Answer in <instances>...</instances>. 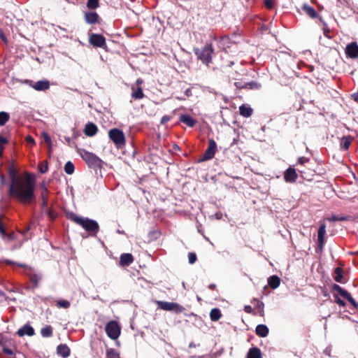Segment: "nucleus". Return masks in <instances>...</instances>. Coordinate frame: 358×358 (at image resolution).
<instances>
[{"mask_svg": "<svg viewBox=\"0 0 358 358\" xmlns=\"http://www.w3.org/2000/svg\"><path fill=\"white\" fill-rule=\"evenodd\" d=\"M8 174L11 180L9 187L10 195L23 203H30L35 198L34 182L30 178H18L13 168L9 169Z\"/></svg>", "mask_w": 358, "mask_h": 358, "instance_id": "1", "label": "nucleus"}, {"mask_svg": "<svg viewBox=\"0 0 358 358\" xmlns=\"http://www.w3.org/2000/svg\"><path fill=\"white\" fill-rule=\"evenodd\" d=\"M78 152L89 167L94 169L102 168L103 162L95 154L85 149H79Z\"/></svg>", "mask_w": 358, "mask_h": 358, "instance_id": "2", "label": "nucleus"}, {"mask_svg": "<svg viewBox=\"0 0 358 358\" xmlns=\"http://www.w3.org/2000/svg\"><path fill=\"white\" fill-rule=\"evenodd\" d=\"M72 220L76 224L80 225L85 231L90 232L91 235H96L99 230V224L94 220L78 215H74Z\"/></svg>", "mask_w": 358, "mask_h": 358, "instance_id": "3", "label": "nucleus"}, {"mask_svg": "<svg viewBox=\"0 0 358 358\" xmlns=\"http://www.w3.org/2000/svg\"><path fill=\"white\" fill-rule=\"evenodd\" d=\"M193 51L197 58L201 60L203 64L208 66L211 62L212 55L214 52L211 45L208 44L203 46L201 49L194 48Z\"/></svg>", "mask_w": 358, "mask_h": 358, "instance_id": "4", "label": "nucleus"}, {"mask_svg": "<svg viewBox=\"0 0 358 358\" xmlns=\"http://www.w3.org/2000/svg\"><path fill=\"white\" fill-rule=\"evenodd\" d=\"M156 303L163 310L171 311L176 314L181 313L185 308L178 303L157 301Z\"/></svg>", "mask_w": 358, "mask_h": 358, "instance_id": "5", "label": "nucleus"}, {"mask_svg": "<svg viewBox=\"0 0 358 358\" xmlns=\"http://www.w3.org/2000/svg\"><path fill=\"white\" fill-rule=\"evenodd\" d=\"M121 328L115 321H110L106 325V332L108 336L113 339H117L120 335Z\"/></svg>", "mask_w": 358, "mask_h": 358, "instance_id": "6", "label": "nucleus"}, {"mask_svg": "<svg viewBox=\"0 0 358 358\" xmlns=\"http://www.w3.org/2000/svg\"><path fill=\"white\" fill-rule=\"evenodd\" d=\"M110 139L117 145L124 144L125 139L123 132L118 129H110L108 132Z\"/></svg>", "mask_w": 358, "mask_h": 358, "instance_id": "7", "label": "nucleus"}, {"mask_svg": "<svg viewBox=\"0 0 358 358\" xmlns=\"http://www.w3.org/2000/svg\"><path fill=\"white\" fill-rule=\"evenodd\" d=\"M217 150V143L213 139L208 140V146L206 150L205 151L203 159V160H209L213 158Z\"/></svg>", "mask_w": 358, "mask_h": 358, "instance_id": "8", "label": "nucleus"}, {"mask_svg": "<svg viewBox=\"0 0 358 358\" xmlns=\"http://www.w3.org/2000/svg\"><path fill=\"white\" fill-rule=\"evenodd\" d=\"M90 44L95 47L103 48L106 45V39L101 34H92L90 36Z\"/></svg>", "mask_w": 358, "mask_h": 358, "instance_id": "9", "label": "nucleus"}, {"mask_svg": "<svg viewBox=\"0 0 358 358\" xmlns=\"http://www.w3.org/2000/svg\"><path fill=\"white\" fill-rule=\"evenodd\" d=\"M345 54L348 57L351 59L358 58V45L356 42H352L347 45L345 50Z\"/></svg>", "mask_w": 358, "mask_h": 358, "instance_id": "10", "label": "nucleus"}, {"mask_svg": "<svg viewBox=\"0 0 358 358\" xmlns=\"http://www.w3.org/2000/svg\"><path fill=\"white\" fill-rule=\"evenodd\" d=\"M27 83L36 91H45L50 87V82L47 80H38L33 83L31 80H27Z\"/></svg>", "mask_w": 358, "mask_h": 358, "instance_id": "11", "label": "nucleus"}, {"mask_svg": "<svg viewBox=\"0 0 358 358\" xmlns=\"http://www.w3.org/2000/svg\"><path fill=\"white\" fill-rule=\"evenodd\" d=\"M298 177V175L294 169L289 167L284 173V179L287 182H294Z\"/></svg>", "mask_w": 358, "mask_h": 358, "instance_id": "12", "label": "nucleus"}, {"mask_svg": "<svg viewBox=\"0 0 358 358\" xmlns=\"http://www.w3.org/2000/svg\"><path fill=\"white\" fill-rule=\"evenodd\" d=\"M17 334L19 336H24L25 335L32 336L34 335V329L29 324H25L18 329Z\"/></svg>", "mask_w": 358, "mask_h": 358, "instance_id": "13", "label": "nucleus"}, {"mask_svg": "<svg viewBox=\"0 0 358 358\" xmlns=\"http://www.w3.org/2000/svg\"><path fill=\"white\" fill-rule=\"evenodd\" d=\"M98 131L96 125L92 122L86 124L84 129V133L87 136H94Z\"/></svg>", "mask_w": 358, "mask_h": 358, "instance_id": "14", "label": "nucleus"}, {"mask_svg": "<svg viewBox=\"0 0 358 358\" xmlns=\"http://www.w3.org/2000/svg\"><path fill=\"white\" fill-rule=\"evenodd\" d=\"M179 120L180 122L185 124L187 126H188L189 127H193L196 122L195 119H194L190 115H187V114L181 115L180 116Z\"/></svg>", "mask_w": 358, "mask_h": 358, "instance_id": "15", "label": "nucleus"}, {"mask_svg": "<svg viewBox=\"0 0 358 358\" xmlns=\"http://www.w3.org/2000/svg\"><path fill=\"white\" fill-rule=\"evenodd\" d=\"M57 352L61 357L66 358L70 355V349L66 344H60L57 348Z\"/></svg>", "mask_w": 358, "mask_h": 358, "instance_id": "16", "label": "nucleus"}, {"mask_svg": "<svg viewBox=\"0 0 358 358\" xmlns=\"http://www.w3.org/2000/svg\"><path fill=\"white\" fill-rule=\"evenodd\" d=\"M99 15L95 12H86L85 13V20L88 24H94L97 22Z\"/></svg>", "mask_w": 358, "mask_h": 358, "instance_id": "17", "label": "nucleus"}, {"mask_svg": "<svg viewBox=\"0 0 358 358\" xmlns=\"http://www.w3.org/2000/svg\"><path fill=\"white\" fill-rule=\"evenodd\" d=\"M326 234V226L324 224L320 225L317 232V240L320 246L322 248L324 243V236Z\"/></svg>", "mask_w": 358, "mask_h": 358, "instance_id": "18", "label": "nucleus"}, {"mask_svg": "<svg viewBox=\"0 0 358 358\" xmlns=\"http://www.w3.org/2000/svg\"><path fill=\"white\" fill-rule=\"evenodd\" d=\"M302 10L307 15L311 18H316L318 15L315 10L307 3H304L302 6Z\"/></svg>", "mask_w": 358, "mask_h": 358, "instance_id": "19", "label": "nucleus"}, {"mask_svg": "<svg viewBox=\"0 0 358 358\" xmlns=\"http://www.w3.org/2000/svg\"><path fill=\"white\" fill-rule=\"evenodd\" d=\"M134 261L133 256L129 253H124L120 256V264L122 266H129Z\"/></svg>", "mask_w": 358, "mask_h": 358, "instance_id": "20", "label": "nucleus"}, {"mask_svg": "<svg viewBox=\"0 0 358 358\" xmlns=\"http://www.w3.org/2000/svg\"><path fill=\"white\" fill-rule=\"evenodd\" d=\"M255 332L260 337H266L268 334V328L264 324L257 326Z\"/></svg>", "mask_w": 358, "mask_h": 358, "instance_id": "21", "label": "nucleus"}, {"mask_svg": "<svg viewBox=\"0 0 358 358\" xmlns=\"http://www.w3.org/2000/svg\"><path fill=\"white\" fill-rule=\"evenodd\" d=\"M247 358H262L261 350L257 348H252L247 354Z\"/></svg>", "mask_w": 358, "mask_h": 358, "instance_id": "22", "label": "nucleus"}, {"mask_svg": "<svg viewBox=\"0 0 358 358\" xmlns=\"http://www.w3.org/2000/svg\"><path fill=\"white\" fill-rule=\"evenodd\" d=\"M239 112L242 116L249 117L252 115V109L250 106L243 104L239 107Z\"/></svg>", "mask_w": 358, "mask_h": 358, "instance_id": "23", "label": "nucleus"}, {"mask_svg": "<svg viewBox=\"0 0 358 358\" xmlns=\"http://www.w3.org/2000/svg\"><path fill=\"white\" fill-rule=\"evenodd\" d=\"M280 283V279L277 275H272L268 279V284L273 289H276L278 287Z\"/></svg>", "mask_w": 358, "mask_h": 358, "instance_id": "24", "label": "nucleus"}, {"mask_svg": "<svg viewBox=\"0 0 358 358\" xmlns=\"http://www.w3.org/2000/svg\"><path fill=\"white\" fill-rule=\"evenodd\" d=\"M133 91L131 97L134 99H141L144 97L143 90L141 87L135 88L134 86L131 87Z\"/></svg>", "mask_w": 358, "mask_h": 358, "instance_id": "25", "label": "nucleus"}, {"mask_svg": "<svg viewBox=\"0 0 358 358\" xmlns=\"http://www.w3.org/2000/svg\"><path fill=\"white\" fill-rule=\"evenodd\" d=\"M341 296L346 299L354 307H357V303L356 301L351 296L350 293H348L346 290L344 289L343 291L340 293Z\"/></svg>", "mask_w": 358, "mask_h": 358, "instance_id": "26", "label": "nucleus"}, {"mask_svg": "<svg viewBox=\"0 0 358 358\" xmlns=\"http://www.w3.org/2000/svg\"><path fill=\"white\" fill-rule=\"evenodd\" d=\"M222 316L221 312L218 308H213L210 313V317L212 321H217Z\"/></svg>", "mask_w": 358, "mask_h": 358, "instance_id": "27", "label": "nucleus"}, {"mask_svg": "<svg viewBox=\"0 0 358 358\" xmlns=\"http://www.w3.org/2000/svg\"><path fill=\"white\" fill-rule=\"evenodd\" d=\"M41 334L43 337L48 338L52 335V328L51 326H46L41 329Z\"/></svg>", "mask_w": 358, "mask_h": 358, "instance_id": "28", "label": "nucleus"}, {"mask_svg": "<svg viewBox=\"0 0 358 358\" xmlns=\"http://www.w3.org/2000/svg\"><path fill=\"white\" fill-rule=\"evenodd\" d=\"M29 278L31 282L35 285V286H37L38 283L41 280V276L38 274L31 273L30 268H29Z\"/></svg>", "mask_w": 358, "mask_h": 358, "instance_id": "29", "label": "nucleus"}, {"mask_svg": "<svg viewBox=\"0 0 358 358\" xmlns=\"http://www.w3.org/2000/svg\"><path fill=\"white\" fill-rule=\"evenodd\" d=\"M351 139L350 136H344L343 137L341 143V146L344 150H348L350 145Z\"/></svg>", "mask_w": 358, "mask_h": 358, "instance_id": "30", "label": "nucleus"}, {"mask_svg": "<svg viewBox=\"0 0 358 358\" xmlns=\"http://www.w3.org/2000/svg\"><path fill=\"white\" fill-rule=\"evenodd\" d=\"M64 169L66 173L71 175L74 172L75 167L73 164L69 161L65 164Z\"/></svg>", "mask_w": 358, "mask_h": 358, "instance_id": "31", "label": "nucleus"}, {"mask_svg": "<svg viewBox=\"0 0 358 358\" xmlns=\"http://www.w3.org/2000/svg\"><path fill=\"white\" fill-rule=\"evenodd\" d=\"M334 273H335L334 280L338 282L342 283L343 278L342 269L341 268L338 267L335 269Z\"/></svg>", "mask_w": 358, "mask_h": 358, "instance_id": "32", "label": "nucleus"}, {"mask_svg": "<svg viewBox=\"0 0 358 358\" xmlns=\"http://www.w3.org/2000/svg\"><path fill=\"white\" fill-rule=\"evenodd\" d=\"M107 358H120L119 353L113 348H109L106 350Z\"/></svg>", "mask_w": 358, "mask_h": 358, "instance_id": "33", "label": "nucleus"}, {"mask_svg": "<svg viewBox=\"0 0 358 358\" xmlns=\"http://www.w3.org/2000/svg\"><path fill=\"white\" fill-rule=\"evenodd\" d=\"M9 114L6 112H0V126H3L9 120Z\"/></svg>", "mask_w": 358, "mask_h": 358, "instance_id": "34", "label": "nucleus"}, {"mask_svg": "<svg viewBox=\"0 0 358 358\" xmlns=\"http://www.w3.org/2000/svg\"><path fill=\"white\" fill-rule=\"evenodd\" d=\"M99 6V0H87V6L90 9H96Z\"/></svg>", "mask_w": 358, "mask_h": 358, "instance_id": "35", "label": "nucleus"}, {"mask_svg": "<svg viewBox=\"0 0 358 358\" xmlns=\"http://www.w3.org/2000/svg\"><path fill=\"white\" fill-rule=\"evenodd\" d=\"M320 21L322 23V26H323L322 30H323L324 35L326 37L330 38H331V36H329L330 29H329L328 25L327 24V23L324 21H323V20L321 17L320 18Z\"/></svg>", "mask_w": 358, "mask_h": 358, "instance_id": "36", "label": "nucleus"}, {"mask_svg": "<svg viewBox=\"0 0 358 358\" xmlns=\"http://www.w3.org/2000/svg\"><path fill=\"white\" fill-rule=\"evenodd\" d=\"M70 302L67 300H59L57 301V306L62 308H69L70 307Z\"/></svg>", "mask_w": 358, "mask_h": 358, "instance_id": "37", "label": "nucleus"}, {"mask_svg": "<svg viewBox=\"0 0 358 358\" xmlns=\"http://www.w3.org/2000/svg\"><path fill=\"white\" fill-rule=\"evenodd\" d=\"M42 136L43 138L44 141L49 146V152L51 151V147H52V140L50 136V135L46 132L42 133Z\"/></svg>", "mask_w": 358, "mask_h": 358, "instance_id": "38", "label": "nucleus"}, {"mask_svg": "<svg viewBox=\"0 0 358 358\" xmlns=\"http://www.w3.org/2000/svg\"><path fill=\"white\" fill-rule=\"evenodd\" d=\"M0 234L2 236V237L6 238L8 240H11L13 238V235L12 234H7L6 233V231H5L2 224L1 222H0Z\"/></svg>", "mask_w": 358, "mask_h": 358, "instance_id": "39", "label": "nucleus"}, {"mask_svg": "<svg viewBox=\"0 0 358 358\" xmlns=\"http://www.w3.org/2000/svg\"><path fill=\"white\" fill-rule=\"evenodd\" d=\"M6 143H7V139L3 136H0V157L2 155L3 150L4 149V145Z\"/></svg>", "mask_w": 358, "mask_h": 358, "instance_id": "40", "label": "nucleus"}, {"mask_svg": "<svg viewBox=\"0 0 358 358\" xmlns=\"http://www.w3.org/2000/svg\"><path fill=\"white\" fill-rule=\"evenodd\" d=\"M48 162H43L40 164L39 165V171L41 173H45L48 171Z\"/></svg>", "mask_w": 358, "mask_h": 358, "instance_id": "41", "label": "nucleus"}, {"mask_svg": "<svg viewBox=\"0 0 358 358\" xmlns=\"http://www.w3.org/2000/svg\"><path fill=\"white\" fill-rule=\"evenodd\" d=\"M188 261L189 263L192 264L196 261V255L194 252H189L188 254Z\"/></svg>", "mask_w": 358, "mask_h": 358, "instance_id": "42", "label": "nucleus"}, {"mask_svg": "<svg viewBox=\"0 0 358 358\" xmlns=\"http://www.w3.org/2000/svg\"><path fill=\"white\" fill-rule=\"evenodd\" d=\"M347 220V217H338V216H336V215H332L331 217H329L328 218V220L329 221H344V220Z\"/></svg>", "mask_w": 358, "mask_h": 358, "instance_id": "43", "label": "nucleus"}, {"mask_svg": "<svg viewBox=\"0 0 358 358\" xmlns=\"http://www.w3.org/2000/svg\"><path fill=\"white\" fill-rule=\"evenodd\" d=\"M3 352L8 355H10V356H12L14 355V351L11 349V348H7V347H3Z\"/></svg>", "mask_w": 358, "mask_h": 358, "instance_id": "44", "label": "nucleus"}, {"mask_svg": "<svg viewBox=\"0 0 358 358\" xmlns=\"http://www.w3.org/2000/svg\"><path fill=\"white\" fill-rule=\"evenodd\" d=\"M335 302L338 304L339 306H342V307H344L345 306V303L344 301H343L342 299H341L338 296H335Z\"/></svg>", "mask_w": 358, "mask_h": 358, "instance_id": "45", "label": "nucleus"}, {"mask_svg": "<svg viewBox=\"0 0 358 358\" xmlns=\"http://www.w3.org/2000/svg\"><path fill=\"white\" fill-rule=\"evenodd\" d=\"M264 3L268 8H272L273 6V0H264Z\"/></svg>", "mask_w": 358, "mask_h": 358, "instance_id": "46", "label": "nucleus"}, {"mask_svg": "<svg viewBox=\"0 0 358 358\" xmlns=\"http://www.w3.org/2000/svg\"><path fill=\"white\" fill-rule=\"evenodd\" d=\"M332 288H333V289H334V291L337 292H338V293H339V294H340V293L343 291V289L341 286H339V285H337V284H334V285H333Z\"/></svg>", "mask_w": 358, "mask_h": 358, "instance_id": "47", "label": "nucleus"}, {"mask_svg": "<svg viewBox=\"0 0 358 358\" xmlns=\"http://www.w3.org/2000/svg\"><path fill=\"white\" fill-rule=\"evenodd\" d=\"M308 159L304 157H301L298 159V163L300 164H304L305 163L308 162Z\"/></svg>", "mask_w": 358, "mask_h": 358, "instance_id": "48", "label": "nucleus"}, {"mask_svg": "<svg viewBox=\"0 0 358 358\" xmlns=\"http://www.w3.org/2000/svg\"><path fill=\"white\" fill-rule=\"evenodd\" d=\"M170 120V117L168 115H164L161 119V123L164 124Z\"/></svg>", "mask_w": 358, "mask_h": 358, "instance_id": "49", "label": "nucleus"}, {"mask_svg": "<svg viewBox=\"0 0 358 358\" xmlns=\"http://www.w3.org/2000/svg\"><path fill=\"white\" fill-rule=\"evenodd\" d=\"M331 348L330 347H328L327 348L324 350V354L327 356H329L330 357L331 356Z\"/></svg>", "mask_w": 358, "mask_h": 358, "instance_id": "50", "label": "nucleus"}, {"mask_svg": "<svg viewBox=\"0 0 358 358\" xmlns=\"http://www.w3.org/2000/svg\"><path fill=\"white\" fill-rule=\"evenodd\" d=\"M26 140H27V142L28 143H31V144H35V141L34 140V138L32 137H31L30 136H28L27 138H26Z\"/></svg>", "mask_w": 358, "mask_h": 358, "instance_id": "51", "label": "nucleus"}, {"mask_svg": "<svg viewBox=\"0 0 358 358\" xmlns=\"http://www.w3.org/2000/svg\"><path fill=\"white\" fill-rule=\"evenodd\" d=\"M244 310L248 313H250L252 311V308L250 306H245L244 307Z\"/></svg>", "mask_w": 358, "mask_h": 358, "instance_id": "52", "label": "nucleus"}, {"mask_svg": "<svg viewBox=\"0 0 358 358\" xmlns=\"http://www.w3.org/2000/svg\"><path fill=\"white\" fill-rule=\"evenodd\" d=\"M0 38L4 41L7 42L6 38L3 34V31L0 29Z\"/></svg>", "mask_w": 358, "mask_h": 358, "instance_id": "53", "label": "nucleus"}, {"mask_svg": "<svg viewBox=\"0 0 358 358\" xmlns=\"http://www.w3.org/2000/svg\"><path fill=\"white\" fill-rule=\"evenodd\" d=\"M185 94L187 96H189L192 95V92H191V90L190 89H187L185 92Z\"/></svg>", "mask_w": 358, "mask_h": 358, "instance_id": "54", "label": "nucleus"}, {"mask_svg": "<svg viewBox=\"0 0 358 358\" xmlns=\"http://www.w3.org/2000/svg\"><path fill=\"white\" fill-rule=\"evenodd\" d=\"M353 99L358 102V92L352 94Z\"/></svg>", "mask_w": 358, "mask_h": 358, "instance_id": "55", "label": "nucleus"}, {"mask_svg": "<svg viewBox=\"0 0 358 358\" xmlns=\"http://www.w3.org/2000/svg\"><path fill=\"white\" fill-rule=\"evenodd\" d=\"M136 85H141L143 83V80L141 78H138L136 82Z\"/></svg>", "mask_w": 358, "mask_h": 358, "instance_id": "56", "label": "nucleus"}, {"mask_svg": "<svg viewBox=\"0 0 358 358\" xmlns=\"http://www.w3.org/2000/svg\"><path fill=\"white\" fill-rule=\"evenodd\" d=\"M189 348H196V345L195 343H192H192H190L189 344Z\"/></svg>", "mask_w": 358, "mask_h": 358, "instance_id": "57", "label": "nucleus"}, {"mask_svg": "<svg viewBox=\"0 0 358 358\" xmlns=\"http://www.w3.org/2000/svg\"><path fill=\"white\" fill-rule=\"evenodd\" d=\"M6 263L8 264H14L15 263L11 262L10 260H6Z\"/></svg>", "mask_w": 358, "mask_h": 358, "instance_id": "58", "label": "nucleus"}, {"mask_svg": "<svg viewBox=\"0 0 358 358\" xmlns=\"http://www.w3.org/2000/svg\"><path fill=\"white\" fill-rule=\"evenodd\" d=\"M215 287V284H210L209 285V288L211 289H214Z\"/></svg>", "mask_w": 358, "mask_h": 358, "instance_id": "59", "label": "nucleus"}, {"mask_svg": "<svg viewBox=\"0 0 358 358\" xmlns=\"http://www.w3.org/2000/svg\"><path fill=\"white\" fill-rule=\"evenodd\" d=\"M18 266H22V267H23V268H24L26 269L28 268V266L27 265H24V264H18Z\"/></svg>", "mask_w": 358, "mask_h": 358, "instance_id": "60", "label": "nucleus"}, {"mask_svg": "<svg viewBox=\"0 0 358 358\" xmlns=\"http://www.w3.org/2000/svg\"><path fill=\"white\" fill-rule=\"evenodd\" d=\"M236 85L238 88H242L243 87L242 86L239 85L237 83H236Z\"/></svg>", "mask_w": 358, "mask_h": 358, "instance_id": "61", "label": "nucleus"}, {"mask_svg": "<svg viewBox=\"0 0 358 358\" xmlns=\"http://www.w3.org/2000/svg\"><path fill=\"white\" fill-rule=\"evenodd\" d=\"M1 181H2V182H4V177L3 176H1Z\"/></svg>", "mask_w": 358, "mask_h": 358, "instance_id": "62", "label": "nucleus"}, {"mask_svg": "<svg viewBox=\"0 0 358 358\" xmlns=\"http://www.w3.org/2000/svg\"><path fill=\"white\" fill-rule=\"evenodd\" d=\"M311 1H312V2H314V1H315V0H311Z\"/></svg>", "mask_w": 358, "mask_h": 358, "instance_id": "63", "label": "nucleus"}, {"mask_svg": "<svg viewBox=\"0 0 358 358\" xmlns=\"http://www.w3.org/2000/svg\"><path fill=\"white\" fill-rule=\"evenodd\" d=\"M357 306H358V303H357Z\"/></svg>", "mask_w": 358, "mask_h": 358, "instance_id": "64", "label": "nucleus"}]
</instances>
